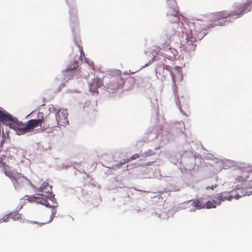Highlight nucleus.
Wrapping results in <instances>:
<instances>
[{
    "mask_svg": "<svg viewBox=\"0 0 252 252\" xmlns=\"http://www.w3.org/2000/svg\"><path fill=\"white\" fill-rule=\"evenodd\" d=\"M39 191L44 194H38L37 196L26 195V199L29 201H33L35 203L45 205L48 207H56L57 203L55 202L54 195L51 193L52 187L48 183L44 182L39 187Z\"/></svg>",
    "mask_w": 252,
    "mask_h": 252,
    "instance_id": "obj_1",
    "label": "nucleus"
},
{
    "mask_svg": "<svg viewBox=\"0 0 252 252\" xmlns=\"http://www.w3.org/2000/svg\"><path fill=\"white\" fill-rule=\"evenodd\" d=\"M57 126L56 122L53 118L50 116H46L44 117V114L42 112H39L38 114L37 119H32L26 123L25 133L32 131L34 128L39 126H42L44 129L48 128L56 127Z\"/></svg>",
    "mask_w": 252,
    "mask_h": 252,
    "instance_id": "obj_2",
    "label": "nucleus"
},
{
    "mask_svg": "<svg viewBox=\"0 0 252 252\" xmlns=\"http://www.w3.org/2000/svg\"><path fill=\"white\" fill-rule=\"evenodd\" d=\"M0 122L15 130L18 134H25L26 123L20 122L17 118H13L9 114L0 110Z\"/></svg>",
    "mask_w": 252,
    "mask_h": 252,
    "instance_id": "obj_3",
    "label": "nucleus"
},
{
    "mask_svg": "<svg viewBox=\"0 0 252 252\" xmlns=\"http://www.w3.org/2000/svg\"><path fill=\"white\" fill-rule=\"evenodd\" d=\"M231 198L232 197H222L221 194H218L214 197L212 201H208L204 202L202 200L197 199L192 202L191 205L198 209L202 208L210 209L216 208L217 205H220L221 201L224 200V199L230 200Z\"/></svg>",
    "mask_w": 252,
    "mask_h": 252,
    "instance_id": "obj_4",
    "label": "nucleus"
},
{
    "mask_svg": "<svg viewBox=\"0 0 252 252\" xmlns=\"http://www.w3.org/2000/svg\"><path fill=\"white\" fill-rule=\"evenodd\" d=\"M182 32L183 34L181 40V48L188 52L194 51L196 47L195 43L198 40V38L185 31L182 30Z\"/></svg>",
    "mask_w": 252,
    "mask_h": 252,
    "instance_id": "obj_5",
    "label": "nucleus"
},
{
    "mask_svg": "<svg viewBox=\"0 0 252 252\" xmlns=\"http://www.w3.org/2000/svg\"><path fill=\"white\" fill-rule=\"evenodd\" d=\"M190 34L196 37L198 40H201L205 35V25L199 20H195L190 23Z\"/></svg>",
    "mask_w": 252,
    "mask_h": 252,
    "instance_id": "obj_6",
    "label": "nucleus"
},
{
    "mask_svg": "<svg viewBox=\"0 0 252 252\" xmlns=\"http://www.w3.org/2000/svg\"><path fill=\"white\" fill-rule=\"evenodd\" d=\"M252 8V0H247L246 2L243 4L237 5L234 9L231 11V14L233 18H238L244 14L250 12Z\"/></svg>",
    "mask_w": 252,
    "mask_h": 252,
    "instance_id": "obj_7",
    "label": "nucleus"
},
{
    "mask_svg": "<svg viewBox=\"0 0 252 252\" xmlns=\"http://www.w3.org/2000/svg\"><path fill=\"white\" fill-rule=\"evenodd\" d=\"M4 172L6 176L12 180L13 184L15 187L18 186V184H22L28 179L20 173H18L16 170L12 169L10 166L6 168Z\"/></svg>",
    "mask_w": 252,
    "mask_h": 252,
    "instance_id": "obj_8",
    "label": "nucleus"
},
{
    "mask_svg": "<svg viewBox=\"0 0 252 252\" xmlns=\"http://www.w3.org/2000/svg\"><path fill=\"white\" fill-rule=\"evenodd\" d=\"M169 4L172 6H169L167 12V15L169 17V20L172 23H176L179 21V17L178 16V11L177 8L176 2L175 0L170 1Z\"/></svg>",
    "mask_w": 252,
    "mask_h": 252,
    "instance_id": "obj_9",
    "label": "nucleus"
},
{
    "mask_svg": "<svg viewBox=\"0 0 252 252\" xmlns=\"http://www.w3.org/2000/svg\"><path fill=\"white\" fill-rule=\"evenodd\" d=\"M68 113L66 110L60 109L56 114L57 125L65 126L68 124L67 118Z\"/></svg>",
    "mask_w": 252,
    "mask_h": 252,
    "instance_id": "obj_10",
    "label": "nucleus"
},
{
    "mask_svg": "<svg viewBox=\"0 0 252 252\" xmlns=\"http://www.w3.org/2000/svg\"><path fill=\"white\" fill-rule=\"evenodd\" d=\"M228 17L233 18L231 14V11L230 12L225 10L213 13L210 14V18L212 21L217 22L220 20L225 19Z\"/></svg>",
    "mask_w": 252,
    "mask_h": 252,
    "instance_id": "obj_11",
    "label": "nucleus"
},
{
    "mask_svg": "<svg viewBox=\"0 0 252 252\" xmlns=\"http://www.w3.org/2000/svg\"><path fill=\"white\" fill-rule=\"evenodd\" d=\"M103 85V82L98 77H94L91 82L89 83L90 91L93 94H98V89Z\"/></svg>",
    "mask_w": 252,
    "mask_h": 252,
    "instance_id": "obj_12",
    "label": "nucleus"
},
{
    "mask_svg": "<svg viewBox=\"0 0 252 252\" xmlns=\"http://www.w3.org/2000/svg\"><path fill=\"white\" fill-rule=\"evenodd\" d=\"M170 74L172 76L173 82L175 85V82H180L182 80L183 77L182 72V69L179 66H176L174 68V72L171 71Z\"/></svg>",
    "mask_w": 252,
    "mask_h": 252,
    "instance_id": "obj_13",
    "label": "nucleus"
},
{
    "mask_svg": "<svg viewBox=\"0 0 252 252\" xmlns=\"http://www.w3.org/2000/svg\"><path fill=\"white\" fill-rule=\"evenodd\" d=\"M124 84V81L121 77H115L111 82V87L114 90L122 88Z\"/></svg>",
    "mask_w": 252,
    "mask_h": 252,
    "instance_id": "obj_14",
    "label": "nucleus"
},
{
    "mask_svg": "<svg viewBox=\"0 0 252 252\" xmlns=\"http://www.w3.org/2000/svg\"><path fill=\"white\" fill-rule=\"evenodd\" d=\"M9 157L6 156H2L0 157V169L1 168L3 172L5 171L6 168H7L9 166L7 164L9 161Z\"/></svg>",
    "mask_w": 252,
    "mask_h": 252,
    "instance_id": "obj_15",
    "label": "nucleus"
},
{
    "mask_svg": "<svg viewBox=\"0 0 252 252\" xmlns=\"http://www.w3.org/2000/svg\"><path fill=\"white\" fill-rule=\"evenodd\" d=\"M140 156L139 154H135V155L132 156L129 159H126L123 162H120L116 165V166L117 168L121 167L122 165L126 164V163L129 162L130 160H133L134 159H137L140 158Z\"/></svg>",
    "mask_w": 252,
    "mask_h": 252,
    "instance_id": "obj_16",
    "label": "nucleus"
},
{
    "mask_svg": "<svg viewBox=\"0 0 252 252\" xmlns=\"http://www.w3.org/2000/svg\"><path fill=\"white\" fill-rule=\"evenodd\" d=\"M10 216L14 220H18L20 221L24 220L22 215L17 212L10 214Z\"/></svg>",
    "mask_w": 252,
    "mask_h": 252,
    "instance_id": "obj_17",
    "label": "nucleus"
},
{
    "mask_svg": "<svg viewBox=\"0 0 252 252\" xmlns=\"http://www.w3.org/2000/svg\"><path fill=\"white\" fill-rule=\"evenodd\" d=\"M78 66V63L77 61H74L66 69V71H71L76 69Z\"/></svg>",
    "mask_w": 252,
    "mask_h": 252,
    "instance_id": "obj_18",
    "label": "nucleus"
},
{
    "mask_svg": "<svg viewBox=\"0 0 252 252\" xmlns=\"http://www.w3.org/2000/svg\"><path fill=\"white\" fill-rule=\"evenodd\" d=\"M55 212H53L52 214L51 215L49 220L46 221H45V222H42L41 224H46V223H49V222H51L52 220H53V218L55 217Z\"/></svg>",
    "mask_w": 252,
    "mask_h": 252,
    "instance_id": "obj_19",
    "label": "nucleus"
},
{
    "mask_svg": "<svg viewBox=\"0 0 252 252\" xmlns=\"http://www.w3.org/2000/svg\"><path fill=\"white\" fill-rule=\"evenodd\" d=\"M79 50H80V56H79V60H81V61H83V56H85V54H84V52L83 50V48L81 47H79Z\"/></svg>",
    "mask_w": 252,
    "mask_h": 252,
    "instance_id": "obj_20",
    "label": "nucleus"
},
{
    "mask_svg": "<svg viewBox=\"0 0 252 252\" xmlns=\"http://www.w3.org/2000/svg\"><path fill=\"white\" fill-rule=\"evenodd\" d=\"M170 44V39H168L166 40L165 43H163L162 45V47L163 48H167L169 46Z\"/></svg>",
    "mask_w": 252,
    "mask_h": 252,
    "instance_id": "obj_21",
    "label": "nucleus"
},
{
    "mask_svg": "<svg viewBox=\"0 0 252 252\" xmlns=\"http://www.w3.org/2000/svg\"><path fill=\"white\" fill-rule=\"evenodd\" d=\"M153 154L154 153L153 152L152 150H149L144 153V155L146 156H150Z\"/></svg>",
    "mask_w": 252,
    "mask_h": 252,
    "instance_id": "obj_22",
    "label": "nucleus"
},
{
    "mask_svg": "<svg viewBox=\"0 0 252 252\" xmlns=\"http://www.w3.org/2000/svg\"><path fill=\"white\" fill-rule=\"evenodd\" d=\"M89 65H90L91 68L92 69V70H94V63L93 62H91L89 63H88Z\"/></svg>",
    "mask_w": 252,
    "mask_h": 252,
    "instance_id": "obj_23",
    "label": "nucleus"
},
{
    "mask_svg": "<svg viewBox=\"0 0 252 252\" xmlns=\"http://www.w3.org/2000/svg\"><path fill=\"white\" fill-rule=\"evenodd\" d=\"M9 218V217L4 216L3 217V221H4V222L8 221Z\"/></svg>",
    "mask_w": 252,
    "mask_h": 252,
    "instance_id": "obj_24",
    "label": "nucleus"
}]
</instances>
